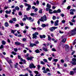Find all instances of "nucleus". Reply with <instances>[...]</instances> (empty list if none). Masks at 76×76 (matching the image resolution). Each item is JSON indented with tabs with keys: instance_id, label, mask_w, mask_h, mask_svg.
Listing matches in <instances>:
<instances>
[{
	"instance_id": "13d9d810",
	"label": "nucleus",
	"mask_w": 76,
	"mask_h": 76,
	"mask_svg": "<svg viewBox=\"0 0 76 76\" xmlns=\"http://www.w3.org/2000/svg\"><path fill=\"white\" fill-rule=\"evenodd\" d=\"M56 8V7L54 6H53L52 7V9H53V10H54V9H55Z\"/></svg>"
},
{
	"instance_id": "09e8293b",
	"label": "nucleus",
	"mask_w": 76,
	"mask_h": 76,
	"mask_svg": "<svg viewBox=\"0 0 76 76\" xmlns=\"http://www.w3.org/2000/svg\"><path fill=\"white\" fill-rule=\"evenodd\" d=\"M43 73H47L48 72L46 70H44V71H43Z\"/></svg>"
},
{
	"instance_id": "ddd939ff",
	"label": "nucleus",
	"mask_w": 76,
	"mask_h": 76,
	"mask_svg": "<svg viewBox=\"0 0 76 76\" xmlns=\"http://www.w3.org/2000/svg\"><path fill=\"white\" fill-rule=\"evenodd\" d=\"M20 61H23V62L24 63V64H25L26 63V61L25 60H23L22 58H21Z\"/></svg>"
},
{
	"instance_id": "79ce46f5",
	"label": "nucleus",
	"mask_w": 76,
	"mask_h": 76,
	"mask_svg": "<svg viewBox=\"0 0 76 76\" xmlns=\"http://www.w3.org/2000/svg\"><path fill=\"white\" fill-rule=\"evenodd\" d=\"M48 60L49 61H51V59H53V57H49L48 58Z\"/></svg>"
},
{
	"instance_id": "338daca9",
	"label": "nucleus",
	"mask_w": 76,
	"mask_h": 76,
	"mask_svg": "<svg viewBox=\"0 0 76 76\" xmlns=\"http://www.w3.org/2000/svg\"><path fill=\"white\" fill-rule=\"evenodd\" d=\"M14 66L15 68H17V67H18V65H17L14 64Z\"/></svg>"
},
{
	"instance_id": "412c9836",
	"label": "nucleus",
	"mask_w": 76,
	"mask_h": 76,
	"mask_svg": "<svg viewBox=\"0 0 76 76\" xmlns=\"http://www.w3.org/2000/svg\"><path fill=\"white\" fill-rule=\"evenodd\" d=\"M75 73V72L73 71H70V75H73Z\"/></svg>"
},
{
	"instance_id": "39448f33",
	"label": "nucleus",
	"mask_w": 76,
	"mask_h": 76,
	"mask_svg": "<svg viewBox=\"0 0 76 76\" xmlns=\"http://www.w3.org/2000/svg\"><path fill=\"white\" fill-rule=\"evenodd\" d=\"M72 61L71 63L73 65H76V58H74L72 59Z\"/></svg>"
},
{
	"instance_id": "c03bdc74",
	"label": "nucleus",
	"mask_w": 76,
	"mask_h": 76,
	"mask_svg": "<svg viewBox=\"0 0 76 76\" xmlns=\"http://www.w3.org/2000/svg\"><path fill=\"white\" fill-rule=\"evenodd\" d=\"M4 48V46L3 45H1L0 47V48L1 49V48Z\"/></svg>"
},
{
	"instance_id": "393cba45",
	"label": "nucleus",
	"mask_w": 76,
	"mask_h": 76,
	"mask_svg": "<svg viewBox=\"0 0 76 76\" xmlns=\"http://www.w3.org/2000/svg\"><path fill=\"white\" fill-rule=\"evenodd\" d=\"M16 31V30H12L11 31L12 33H13V34H15V32Z\"/></svg>"
},
{
	"instance_id": "cd10ccee",
	"label": "nucleus",
	"mask_w": 76,
	"mask_h": 76,
	"mask_svg": "<svg viewBox=\"0 0 76 76\" xmlns=\"http://www.w3.org/2000/svg\"><path fill=\"white\" fill-rule=\"evenodd\" d=\"M43 61L45 62V63H48V61H47V59H43Z\"/></svg>"
},
{
	"instance_id": "603ef678",
	"label": "nucleus",
	"mask_w": 76,
	"mask_h": 76,
	"mask_svg": "<svg viewBox=\"0 0 76 76\" xmlns=\"http://www.w3.org/2000/svg\"><path fill=\"white\" fill-rule=\"evenodd\" d=\"M28 20H30L32 19V18L31 17H29V18H27Z\"/></svg>"
},
{
	"instance_id": "a18cd8bd",
	"label": "nucleus",
	"mask_w": 76,
	"mask_h": 76,
	"mask_svg": "<svg viewBox=\"0 0 76 76\" xmlns=\"http://www.w3.org/2000/svg\"><path fill=\"white\" fill-rule=\"evenodd\" d=\"M37 30H42V29L41 28H40V27H38L37 28Z\"/></svg>"
},
{
	"instance_id": "9b49d317",
	"label": "nucleus",
	"mask_w": 76,
	"mask_h": 76,
	"mask_svg": "<svg viewBox=\"0 0 76 76\" xmlns=\"http://www.w3.org/2000/svg\"><path fill=\"white\" fill-rule=\"evenodd\" d=\"M15 44L16 45H21V43L18 42H15Z\"/></svg>"
},
{
	"instance_id": "473e14b6",
	"label": "nucleus",
	"mask_w": 76,
	"mask_h": 76,
	"mask_svg": "<svg viewBox=\"0 0 76 76\" xmlns=\"http://www.w3.org/2000/svg\"><path fill=\"white\" fill-rule=\"evenodd\" d=\"M53 20H56V17L55 16H53L52 18Z\"/></svg>"
},
{
	"instance_id": "c756f323",
	"label": "nucleus",
	"mask_w": 76,
	"mask_h": 76,
	"mask_svg": "<svg viewBox=\"0 0 76 76\" xmlns=\"http://www.w3.org/2000/svg\"><path fill=\"white\" fill-rule=\"evenodd\" d=\"M43 50L44 51H45L46 52L48 51V50L46 48H44Z\"/></svg>"
},
{
	"instance_id": "6e6d98bb",
	"label": "nucleus",
	"mask_w": 76,
	"mask_h": 76,
	"mask_svg": "<svg viewBox=\"0 0 76 76\" xmlns=\"http://www.w3.org/2000/svg\"><path fill=\"white\" fill-rule=\"evenodd\" d=\"M52 50L53 51H56V50L54 48H53L52 49Z\"/></svg>"
},
{
	"instance_id": "0eeeda50",
	"label": "nucleus",
	"mask_w": 76,
	"mask_h": 76,
	"mask_svg": "<svg viewBox=\"0 0 76 76\" xmlns=\"http://www.w3.org/2000/svg\"><path fill=\"white\" fill-rule=\"evenodd\" d=\"M30 69H32V68H35L36 66H34V64L33 63H31V64H30V66H29Z\"/></svg>"
},
{
	"instance_id": "69168bd1",
	"label": "nucleus",
	"mask_w": 76,
	"mask_h": 76,
	"mask_svg": "<svg viewBox=\"0 0 76 76\" xmlns=\"http://www.w3.org/2000/svg\"><path fill=\"white\" fill-rule=\"evenodd\" d=\"M42 70H45V67H43L42 68Z\"/></svg>"
},
{
	"instance_id": "0e129e2a",
	"label": "nucleus",
	"mask_w": 76,
	"mask_h": 76,
	"mask_svg": "<svg viewBox=\"0 0 76 76\" xmlns=\"http://www.w3.org/2000/svg\"><path fill=\"white\" fill-rule=\"evenodd\" d=\"M59 33H60V34H63L64 33V32L61 31L60 30H59Z\"/></svg>"
},
{
	"instance_id": "4468645a",
	"label": "nucleus",
	"mask_w": 76,
	"mask_h": 76,
	"mask_svg": "<svg viewBox=\"0 0 76 76\" xmlns=\"http://www.w3.org/2000/svg\"><path fill=\"white\" fill-rule=\"evenodd\" d=\"M4 25L6 27H8L9 26V23L7 22H5L4 23Z\"/></svg>"
},
{
	"instance_id": "f3484780",
	"label": "nucleus",
	"mask_w": 76,
	"mask_h": 76,
	"mask_svg": "<svg viewBox=\"0 0 76 76\" xmlns=\"http://www.w3.org/2000/svg\"><path fill=\"white\" fill-rule=\"evenodd\" d=\"M46 7H48L49 9H50L51 8V5H50L49 4H47Z\"/></svg>"
},
{
	"instance_id": "c9c22d12",
	"label": "nucleus",
	"mask_w": 76,
	"mask_h": 76,
	"mask_svg": "<svg viewBox=\"0 0 76 76\" xmlns=\"http://www.w3.org/2000/svg\"><path fill=\"white\" fill-rule=\"evenodd\" d=\"M9 22L10 23H13V20H9Z\"/></svg>"
},
{
	"instance_id": "37998d69",
	"label": "nucleus",
	"mask_w": 76,
	"mask_h": 76,
	"mask_svg": "<svg viewBox=\"0 0 76 76\" xmlns=\"http://www.w3.org/2000/svg\"><path fill=\"white\" fill-rule=\"evenodd\" d=\"M18 15H19V16H22V12H18Z\"/></svg>"
},
{
	"instance_id": "7ed1b4c3",
	"label": "nucleus",
	"mask_w": 76,
	"mask_h": 76,
	"mask_svg": "<svg viewBox=\"0 0 76 76\" xmlns=\"http://www.w3.org/2000/svg\"><path fill=\"white\" fill-rule=\"evenodd\" d=\"M39 34L38 32H35L33 34H32L33 39H37V35H38Z\"/></svg>"
},
{
	"instance_id": "4c0bfd02",
	"label": "nucleus",
	"mask_w": 76,
	"mask_h": 76,
	"mask_svg": "<svg viewBox=\"0 0 76 76\" xmlns=\"http://www.w3.org/2000/svg\"><path fill=\"white\" fill-rule=\"evenodd\" d=\"M69 23H70V25H71L72 26L73 25V23L70 21L69 22Z\"/></svg>"
},
{
	"instance_id": "de8ad7c7",
	"label": "nucleus",
	"mask_w": 76,
	"mask_h": 76,
	"mask_svg": "<svg viewBox=\"0 0 76 76\" xmlns=\"http://www.w3.org/2000/svg\"><path fill=\"white\" fill-rule=\"evenodd\" d=\"M37 67H38V70H39L40 69V67H41V66H40V65H37Z\"/></svg>"
},
{
	"instance_id": "3c124183",
	"label": "nucleus",
	"mask_w": 76,
	"mask_h": 76,
	"mask_svg": "<svg viewBox=\"0 0 76 76\" xmlns=\"http://www.w3.org/2000/svg\"><path fill=\"white\" fill-rule=\"evenodd\" d=\"M71 21L72 22H75V20L74 19H73L71 20Z\"/></svg>"
},
{
	"instance_id": "1a4fd4ad",
	"label": "nucleus",
	"mask_w": 76,
	"mask_h": 76,
	"mask_svg": "<svg viewBox=\"0 0 76 76\" xmlns=\"http://www.w3.org/2000/svg\"><path fill=\"white\" fill-rule=\"evenodd\" d=\"M58 20H57L54 22V26H58Z\"/></svg>"
},
{
	"instance_id": "423d86ee",
	"label": "nucleus",
	"mask_w": 76,
	"mask_h": 76,
	"mask_svg": "<svg viewBox=\"0 0 76 76\" xmlns=\"http://www.w3.org/2000/svg\"><path fill=\"white\" fill-rule=\"evenodd\" d=\"M65 50L66 51H69V46L68 45L66 44L65 45Z\"/></svg>"
},
{
	"instance_id": "ea45409f",
	"label": "nucleus",
	"mask_w": 76,
	"mask_h": 76,
	"mask_svg": "<svg viewBox=\"0 0 76 76\" xmlns=\"http://www.w3.org/2000/svg\"><path fill=\"white\" fill-rule=\"evenodd\" d=\"M57 13V11L56 10H54L53 11V13Z\"/></svg>"
},
{
	"instance_id": "4be33fe9",
	"label": "nucleus",
	"mask_w": 76,
	"mask_h": 76,
	"mask_svg": "<svg viewBox=\"0 0 76 76\" xmlns=\"http://www.w3.org/2000/svg\"><path fill=\"white\" fill-rule=\"evenodd\" d=\"M34 72L35 74H36L34 76H37L38 74V72L37 71H34Z\"/></svg>"
},
{
	"instance_id": "a211bd4d",
	"label": "nucleus",
	"mask_w": 76,
	"mask_h": 76,
	"mask_svg": "<svg viewBox=\"0 0 76 76\" xmlns=\"http://www.w3.org/2000/svg\"><path fill=\"white\" fill-rule=\"evenodd\" d=\"M5 59L7 61V62L9 63V64H10V62H9V58L8 57H7L6 58H5Z\"/></svg>"
},
{
	"instance_id": "680f3d73",
	"label": "nucleus",
	"mask_w": 76,
	"mask_h": 76,
	"mask_svg": "<svg viewBox=\"0 0 76 76\" xmlns=\"http://www.w3.org/2000/svg\"><path fill=\"white\" fill-rule=\"evenodd\" d=\"M66 0H64L63 2L62 3V4H64V3H66Z\"/></svg>"
},
{
	"instance_id": "aec40b11",
	"label": "nucleus",
	"mask_w": 76,
	"mask_h": 76,
	"mask_svg": "<svg viewBox=\"0 0 76 76\" xmlns=\"http://www.w3.org/2000/svg\"><path fill=\"white\" fill-rule=\"evenodd\" d=\"M48 41H51V38L50 36L49 35H48Z\"/></svg>"
},
{
	"instance_id": "b1692460",
	"label": "nucleus",
	"mask_w": 76,
	"mask_h": 76,
	"mask_svg": "<svg viewBox=\"0 0 76 76\" xmlns=\"http://www.w3.org/2000/svg\"><path fill=\"white\" fill-rule=\"evenodd\" d=\"M15 10H19V7H15Z\"/></svg>"
},
{
	"instance_id": "5701e85b",
	"label": "nucleus",
	"mask_w": 76,
	"mask_h": 76,
	"mask_svg": "<svg viewBox=\"0 0 76 76\" xmlns=\"http://www.w3.org/2000/svg\"><path fill=\"white\" fill-rule=\"evenodd\" d=\"M58 59H57L53 58V61H55V62H57V61H58Z\"/></svg>"
},
{
	"instance_id": "f03ea898",
	"label": "nucleus",
	"mask_w": 76,
	"mask_h": 76,
	"mask_svg": "<svg viewBox=\"0 0 76 76\" xmlns=\"http://www.w3.org/2000/svg\"><path fill=\"white\" fill-rule=\"evenodd\" d=\"M24 5H25V6H27L28 7L26 8V10L27 11H29L31 9V5L28 4L27 3H25Z\"/></svg>"
},
{
	"instance_id": "dca6fc26",
	"label": "nucleus",
	"mask_w": 76,
	"mask_h": 76,
	"mask_svg": "<svg viewBox=\"0 0 76 76\" xmlns=\"http://www.w3.org/2000/svg\"><path fill=\"white\" fill-rule=\"evenodd\" d=\"M49 12L50 14H52V13H53V12H52L51 11H53V10L51 9H49Z\"/></svg>"
},
{
	"instance_id": "bf43d9fd",
	"label": "nucleus",
	"mask_w": 76,
	"mask_h": 76,
	"mask_svg": "<svg viewBox=\"0 0 76 76\" xmlns=\"http://www.w3.org/2000/svg\"><path fill=\"white\" fill-rule=\"evenodd\" d=\"M24 18H25L26 19H28V17H27V16L26 15H25L24 16Z\"/></svg>"
},
{
	"instance_id": "2f4dec72",
	"label": "nucleus",
	"mask_w": 76,
	"mask_h": 76,
	"mask_svg": "<svg viewBox=\"0 0 76 76\" xmlns=\"http://www.w3.org/2000/svg\"><path fill=\"white\" fill-rule=\"evenodd\" d=\"M2 43L3 45H5L6 44V42L4 41H2Z\"/></svg>"
},
{
	"instance_id": "58836bf2",
	"label": "nucleus",
	"mask_w": 76,
	"mask_h": 76,
	"mask_svg": "<svg viewBox=\"0 0 76 76\" xmlns=\"http://www.w3.org/2000/svg\"><path fill=\"white\" fill-rule=\"evenodd\" d=\"M12 54H13L14 55H16V54H17L14 51H12Z\"/></svg>"
},
{
	"instance_id": "6ab92c4d",
	"label": "nucleus",
	"mask_w": 76,
	"mask_h": 76,
	"mask_svg": "<svg viewBox=\"0 0 76 76\" xmlns=\"http://www.w3.org/2000/svg\"><path fill=\"white\" fill-rule=\"evenodd\" d=\"M35 52L36 53H39L40 51H39V50L38 49H37L35 51Z\"/></svg>"
},
{
	"instance_id": "052dcab7",
	"label": "nucleus",
	"mask_w": 76,
	"mask_h": 76,
	"mask_svg": "<svg viewBox=\"0 0 76 76\" xmlns=\"http://www.w3.org/2000/svg\"><path fill=\"white\" fill-rule=\"evenodd\" d=\"M38 11V8H37L34 9V12H37V11Z\"/></svg>"
},
{
	"instance_id": "4d7b16f0",
	"label": "nucleus",
	"mask_w": 76,
	"mask_h": 76,
	"mask_svg": "<svg viewBox=\"0 0 76 76\" xmlns=\"http://www.w3.org/2000/svg\"><path fill=\"white\" fill-rule=\"evenodd\" d=\"M70 8H71V7L70 6H68L67 7V9L69 10L70 9Z\"/></svg>"
},
{
	"instance_id": "a19ab883",
	"label": "nucleus",
	"mask_w": 76,
	"mask_h": 76,
	"mask_svg": "<svg viewBox=\"0 0 76 76\" xmlns=\"http://www.w3.org/2000/svg\"><path fill=\"white\" fill-rule=\"evenodd\" d=\"M61 12V10L60 9H58L57 10V13H60Z\"/></svg>"
},
{
	"instance_id": "9d476101",
	"label": "nucleus",
	"mask_w": 76,
	"mask_h": 76,
	"mask_svg": "<svg viewBox=\"0 0 76 76\" xmlns=\"http://www.w3.org/2000/svg\"><path fill=\"white\" fill-rule=\"evenodd\" d=\"M32 58H34V57L31 56L30 57H28L26 58V59L28 60H32Z\"/></svg>"
},
{
	"instance_id": "f257e3e1",
	"label": "nucleus",
	"mask_w": 76,
	"mask_h": 76,
	"mask_svg": "<svg viewBox=\"0 0 76 76\" xmlns=\"http://www.w3.org/2000/svg\"><path fill=\"white\" fill-rule=\"evenodd\" d=\"M39 20L41 22H44V21L47 20V16L45 15L43 17H42L41 18L39 19Z\"/></svg>"
},
{
	"instance_id": "c85d7f7f",
	"label": "nucleus",
	"mask_w": 76,
	"mask_h": 76,
	"mask_svg": "<svg viewBox=\"0 0 76 76\" xmlns=\"http://www.w3.org/2000/svg\"><path fill=\"white\" fill-rule=\"evenodd\" d=\"M31 16H33V17H35V15L34 14V13H31L30 14Z\"/></svg>"
},
{
	"instance_id": "6e6552de",
	"label": "nucleus",
	"mask_w": 76,
	"mask_h": 76,
	"mask_svg": "<svg viewBox=\"0 0 76 76\" xmlns=\"http://www.w3.org/2000/svg\"><path fill=\"white\" fill-rule=\"evenodd\" d=\"M75 11H76V10L75 9H71L70 10V14L73 15H74V12H75Z\"/></svg>"
},
{
	"instance_id": "bb28decb",
	"label": "nucleus",
	"mask_w": 76,
	"mask_h": 76,
	"mask_svg": "<svg viewBox=\"0 0 76 76\" xmlns=\"http://www.w3.org/2000/svg\"><path fill=\"white\" fill-rule=\"evenodd\" d=\"M35 44H39V42H38V40H36L34 42Z\"/></svg>"
},
{
	"instance_id": "7c9ffc66",
	"label": "nucleus",
	"mask_w": 76,
	"mask_h": 76,
	"mask_svg": "<svg viewBox=\"0 0 76 76\" xmlns=\"http://www.w3.org/2000/svg\"><path fill=\"white\" fill-rule=\"evenodd\" d=\"M12 21H14V22H16V18H13L12 19Z\"/></svg>"
},
{
	"instance_id": "a878e982",
	"label": "nucleus",
	"mask_w": 76,
	"mask_h": 76,
	"mask_svg": "<svg viewBox=\"0 0 76 76\" xmlns=\"http://www.w3.org/2000/svg\"><path fill=\"white\" fill-rule=\"evenodd\" d=\"M66 38H64L62 40V42H66Z\"/></svg>"
},
{
	"instance_id": "72a5a7b5",
	"label": "nucleus",
	"mask_w": 76,
	"mask_h": 76,
	"mask_svg": "<svg viewBox=\"0 0 76 76\" xmlns=\"http://www.w3.org/2000/svg\"><path fill=\"white\" fill-rule=\"evenodd\" d=\"M40 63L41 64H43L44 65V64H45V63L43 61H40Z\"/></svg>"
},
{
	"instance_id": "e433bc0d",
	"label": "nucleus",
	"mask_w": 76,
	"mask_h": 76,
	"mask_svg": "<svg viewBox=\"0 0 76 76\" xmlns=\"http://www.w3.org/2000/svg\"><path fill=\"white\" fill-rule=\"evenodd\" d=\"M76 40V39H75V40H74V42H73L72 43V45H75L76 44V42H75V41Z\"/></svg>"
},
{
	"instance_id": "2eb2a0df",
	"label": "nucleus",
	"mask_w": 76,
	"mask_h": 76,
	"mask_svg": "<svg viewBox=\"0 0 76 76\" xmlns=\"http://www.w3.org/2000/svg\"><path fill=\"white\" fill-rule=\"evenodd\" d=\"M11 12H12V10H10L9 11L7 10L5 12L7 14H9V13H10Z\"/></svg>"
},
{
	"instance_id": "f8f14e48",
	"label": "nucleus",
	"mask_w": 76,
	"mask_h": 76,
	"mask_svg": "<svg viewBox=\"0 0 76 76\" xmlns=\"http://www.w3.org/2000/svg\"><path fill=\"white\" fill-rule=\"evenodd\" d=\"M37 46V45L35 44H32V43H31L30 46L31 47H33L34 46Z\"/></svg>"
},
{
	"instance_id": "8fccbe9b",
	"label": "nucleus",
	"mask_w": 76,
	"mask_h": 76,
	"mask_svg": "<svg viewBox=\"0 0 76 76\" xmlns=\"http://www.w3.org/2000/svg\"><path fill=\"white\" fill-rule=\"evenodd\" d=\"M14 50L15 52H17L18 51V49L17 48H14Z\"/></svg>"
},
{
	"instance_id": "e2e57ef3",
	"label": "nucleus",
	"mask_w": 76,
	"mask_h": 76,
	"mask_svg": "<svg viewBox=\"0 0 76 76\" xmlns=\"http://www.w3.org/2000/svg\"><path fill=\"white\" fill-rule=\"evenodd\" d=\"M7 41L8 42V43H10V40L9 39H8Z\"/></svg>"
},
{
	"instance_id": "f704fd0d",
	"label": "nucleus",
	"mask_w": 76,
	"mask_h": 76,
	"mask_svg": "<svg viewBox=\"0 0 76 76\" xmlns=\"http://www.w3.org/2000/svg\"><path fill=\"white\" fill-rule=\"evenodd\" d=\"M42 26L43 27V28H44L46 27V25H45V24H42Z\"/></svg>"
},
{
	"instance_id": "774afa93",
	"label": "nucleus",
	"mask_w": 76,
	"mask_h": 76,
	"mask_svg": "<svg viewBox=\"0 0 76 76\" xmlns=\"http://www.w3.org/2000/svg\"><path fill=\"white\" fill-rule=\"evenodd\" d=\"M16 27H19V24H17L15 25Z\"/></svg>"
},
{
	"instance_id": "20e7f679",
	"label": "nucleus",
	"mask_w": 76,
	"mask_h": 76,
	"mask_svg": "<svg viewBox=\"0 0 76 76\" xmlns=\"http://www.w3.org/2000/svg\"><path fill=\"white\" fill-rule=\"evenodd\" d=\"M58 28V27H53L50 28V30L51 32H54V30H55L56 29Z\"/></svg>"
},
{
	"instance_id": "5fc2aeb1",
	"label": "nucleus",
	"mask_w": 76,
	"mask_h": 76,
	"mask_svg": "<svg viewBox=\"0 0 76 76\" xmlns=\"http://www.w3.org/2000/svg\"><path fill=\"white\" fill-rule=\"evenodd\" d=\"M26 70H27V71H28V72L29 70V68H26V69H24V71H26Z\"/></svg>"
},
{
	"instance_id": "49530a36",
	"label": "nucleus",
	"mask_w": 76,
	"mask_h": 76,
	"mask_svg": "<svg viewBox=\"0 0 76 76\" xmlns=\"http://www.w3.org/2000/svg\"><path fill=\"white\" fill-rule=\"evenodd\" d=\"M61 22L62 23H65L66 22V20H62V21H61Z\"/></svg>"
},
{
	"instance_id": "864d4df0",
	"label": "nucleus",
	"mask_w": 76,
	"mask_h": 76,
	"mask_svg": "<svg viewBox=\"0 0 76 76\" xmlns=\"http://www.w3.org/2000/svg\"><path fill=\"white\" fill-rule=\"evenodd\" d=\"M61 62L62 63H63L64 62V60L63 59H61Z\"/></svg>"
}]
</instances>
